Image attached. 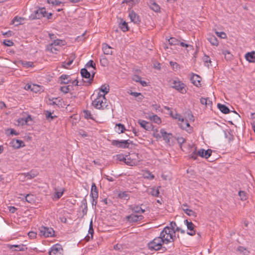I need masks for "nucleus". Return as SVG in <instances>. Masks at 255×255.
I'll return each mask as SVG.
<instances>
[{"label": "nucleus", "mask_w": 255, "mask_h": 255, "mask_svg": "<svg viewBox=\"0 0 255 255\" xmlns=\"http://www.w3.org/2000/svg\"><path fill=\"white\" fill-rule=\"evenodd\" d=\"M223 54L225 55V58L227 60H231L233 58V55L232 54L227 50H226L223 52Z\"/></svg>", "instance_id": "nucleus-45"}, {"label": "nucleus", "mask_w": 255, "mask_h": 255, "mask_svg": "<svg viewBox=\"0 0 255 255\" xmlns=\"http://www.w3.org/2000/svg\"><path fill=\"white\" fill-rule=\"evenodd\" d=\"M83 209H82V213L84 215H86L87 212L88 208H87V200L85 198L83 199L81 201V207H83Z\"/></svg>", "instance_id": "nucleus-31"}, {"label": "nucleus", "mask_w": 255, "mask_h": 255, "mask_svg": "<svg viewBox=\"0 0 255 255\" xmlns=\"http://www.w3.org/2000/svg\"><path fill=\"white\" fill-rule=\"evenodd\" d=\"M81 75L82 78L89 80L91 77L90 72L88 71L86 68H83L81 70Z\"/></svg>", "instance_id": "nucleus-26"}, {"label": "nucleus", "mask_w": 255, "mask_h": 255, "mask_svg": "<svg viewBox=\"0 0 255 255\" xmlns=\"http://www.w3.org/2000/svg\"><path fill=\"white\" fill-rule=\"evenodd\" d=\"M168 41H169V44L171 45H179V41L177 39H176L174 37H171L168 40Z\"/></svg>", "instance_id": "nucleus-46"}, {"label": "nucleus", "mask_w": 255, "mask_h": 255, "mask_svg": "<svg viewBox=\"0 0 255 255\" xmlns=\"http://www.w3.org/2000/svg\"><path fill=\"white\" fill-rule=\"evenodd\" d=\"M37 176V173L31 171L29 172H27L25 174V177H26L28 179H30L34 178Z\"/></svg>", "instance_id": "nucleus-42"}, {"label": "nucleus", "mask_w": 255, "mask_h": 255, "mask_svg": "<svg viewBox=\"0 0 255 255\" xmlns=\"http://www.w3.org/2000/svg\"><path fill=\"white\" fill-rule=\"evenodd\" d=\"M26 201L28 203H32L34 201L33 196L31 194H27L24 196Z\"/></svg>", "instance_id": "nucleus-48"}, {"label": "nucleus", "mask_w": 255, "mask_h": 255, "mask_svg": "<svg viewBox=\"0 0 255 255\" xmlns=\"http://www.w3.org/2000/svg\"><path fill=\"white\" fill-rule=\"evenodd\" d=\"M13 248H16L15 251H24V246L23 245H11L10 249H12Z\"/></svg>", "instance_id": "nucleus-37"}, {"label": "nucleus", "mask_w": 255, "mask_h": 255, "mask_svg": "<svg viewBox=\"0 0 255 255\" xmlns=\"http://www.w3.org/2000/svg\"><path fill=\"white\" fill-rule=\"evenodd\" d=\"M118 197L120 199L128 200L130 198V195L128 191L120 192L118 193Z\"/></svg>", "instance_id": "nucleus-20"}, {"label": "nucleus", "mask_w": 255, "mask_h": 255, "mask_svg": "<svg viewBox=\"0 0 255 255\" xmlns=\"http://www.w3.org/2000/svg\"><path fill=\"white\" fill-rule=\"evenodd\" d=\"M207 39L212 45L215 46L218 45V40L217 37L214 35H209Z\"/></svg>", "instance_id": "nucleus-28"}, {"label": "nucleus", "mask_w": 255, "mask_h": 255, "mask_svg": "<svg viewBox=\"0 0 255 255\" xmlns=\"http://www.w3.org/2000/svg\"><path fill=\"white\" fill-rule=\"evenodd\" d=\"M238 195L240 197V199L242 201H245L248 198V194L245 191H239L238 193Z\"/></svg>", "instance_id": "nucleus-35"}, {"label": "nucleus", "mask_w": 255, "mask_h": 255, "mask_svg": "<svg viewBox=\"0 0 255 255\" xmlns=\"http://www.w3.org/2000/svg\"><path fill=\"white\" fill-rule=\"evenodd\" d=\"M47 2L49 4L58 5L63 3L61 0H47Z\"/></svg>", "instance_id": "nucleus-47"}, {"label": "nucleus", "mask_w": 255, "mask_h": 255, "mask_svg": "<svg viewBox=\"0 0 255 255\" xmlns=\"http://www.w3.org/2000/svg\"><path fill=\"white\" fill-rule=\"evenodd\" d=\"M3 43L4 45L7 46H11L13 45V42L10 40L5 39L4 40Z\"/></svg>", "instance_id": "nucleus-58"}, {"label": "nucleus", "mask_w": 255, "mask_h": 255, "mask_svg": "<svg viewBox=\"0 0 255 255\" xmlns=\"http://www.w3.org/2000/svg\"><path fill=\"white\" fill-rule=\"evenodd\" d=\"M170 65L174 70L177 69L179 68V65L176 62L171 61L170 62Z\"/></svg>", "instance_id": "nucleus-62"}, {"label": "nucleus", "mask_w": 255, "mask_h": 255, "mask_svg": "<svg viewBox=\"0 0 255 255\" xmlns=\"http://www.w3.org/2000/svg\"><path fill=\"white\" fill-rule=\"evenodd\" d=\"M150 194L154 197H158L159 194V189L155 188H151Z\"/></svg>", "instance_id": "nucleus-41"}, {"label": "nucleus", "mask_w": 255, "mask_h": 255, "mask_svg": "<svg viewBox=\"0 0 255 255\" xmlns=\"http://www.w3.org/2000/svg\"><path fill=\"white\" fill-rule=\"evenodd\" d=\"M64 189H62L60 191H57L55 193V194L54 195V199L56 200H58L60 197L63 195Z\"/></svg>", "instance_id": "nucleus-40"}, {"label": "nucleus", "mask_w": 255, "mask_h": 255, "mask_svg": "<svg viewBox=\"0 0 255 255\" xmlns=\"http://www.w3.org/2000/svg\"><path fill=\"white\" fill-rule=\"evenodd\" d=\"M45 116L47 120H49V119H50V121L53 120L56 117V116H52L51 113L48 111L46 112Z\"/></svg>", "instance_id": "nucleus-53"}, {"label": "nucleus", "mask_w": 255, "mask_h": 255, "mask_svg": "<svg viewBox=\"0 0 255 255\" xmlns=\"http://www.w3.org/2000/svg\"><path fill=\"white\" fill-rule=\"evenodd\" d=\"M171 116L174 119H177L179 122H181L183 121V118L178 114L176 113L174 116L171 114Z\"/></svg>", "instance_id": "nucleus-57"}, {"label": "nucleus", "mask_w": 255, "mask_h": 255, "mask_svg": "<svg viewBox=\"0 0 255 255\" xmlns=\"http://www.w3.org/2000/svg\"><path fill=\"white\" fill-rule=\"evenodd\" d=\"M39 235L45 238L53 237L54 236L55 231L51 227L41 226L39 228Z\"/></svg>", "instance_id": "nucleus-4"}, {"label": "nucleus", "mask_w": 255, "mask_h": 255, "mask_svg": "<svg viewBox=\"0 0 255 255\" xmlns=\"http://www.w3.org/2000/svg\"><path fill=\"white\" fill-rule=\"evenodd\" d=\"M179 126L182 129L187 130V128L190 127V124L187 120L183 119V121L179 124Z\"/></svg>", "instance_id": "nucleus-34"}, {"label": "nucleus", "mask_w": 255, "mask_h": 255, "mask_svg": "<svg viewBox=\"0 0 255 255\" xmlns=\"http://www.w3.org/2000/svg\"><path fill=\"white\" fill-rule=\"evenodd\" d=\"M149 119H150V121L153 122L154 123L157 124H159L161 122L160 118L156 115H153L152 116H149Z\"/></svg>", "instance_id": "nucleus-32"}, {"label": "nucleus", "mask_w": 255, "mask_h": 255, "mask_svg": "<svg viewBox=\"0 0 255 255\" xmlns=\"http://www.w3.org/2000/svg\"><path fill=\"white\" fill-rule=\"evenodd\" d=\"M132 211L135 213H143L145 211V209H143L141 206L133 205L131 207Z\"/></svg>", "instance_id": "nucleus-21"}, {"label": "nucleus", "mask_w": 255, "mask_h": 255, "mask_svg": "<svg viewBox=\"0 0 255 255\" xmlns=\"http://www.w3.org/2000/svg\"><path fill=\"white\" fill-rule=\"evenodd\" d=\"M100 91L104 93L105 96L110 91V87L108 84H104L101 86L100 89Z\"/></svg>", "instance_id": "nucleus-29"}, {"label": "nucleus", "mask_w": 255, "mask_h": 255, "mask_svg": "<svg viewBox=\"0 0 255 255\" xmlns=\"http://www.w3.org/2000/svg\"><path fill=\"white\" fill-rule=\"evenodd\" d=\"M63 41L62 40L58 39L54 40L52 43L47 46V50L51 52H55V51L53 50V46H57L63 45Z\"/></svg>", "instance_id": "nucleus-16"}, {"label": "nucleus", "mask_w": 255, "mask_h": 255, "mask_svg": "<svg viewBox=\"0 0 255 255\" xmlns=\"http://www.w3.org/2000/svg\"><path fill=\"white\" fill-rule=\"evenodd\" d=\"M74 58L69 59L68 62L65 61L63 63V66L64 68H67V67L70 66L73 63Z\"/></svg>", "instance_id": "nucleus-55"}, {"label": "nucleus", "mask_w": 255, "mask_h": 255, "mask_svg": "<svg viewBox=\"0 0 255 255\" xmlns=\"http://www.w3.org/2000/svg\"><path fill=\"white\" fill-rule=\"evenodd\" d=\"M40 90V86L38 85L32 84V88L31 89V91L34 92H37Z\"/></svg>", "instance_id": "nucleus-59"}, {"label": "nucleus", "mask_w": 255, "mask_h": 255, "mask_svg": "<svg viewBox=\"0 0 255 255\" xmlns=\"http://www.w3.org/2000/svg\"><path fill=\"white\" fill-rule=\"evenodd\" d=\"M138 124L141 127L143 128L144 129L146 130H151L153 128L152 125L147 122L145 121L142 120H139L137 122Z\"/></svg>", "instance_id": "nucleus-11"}, {"label": "nucleus", "mask_w": 255, "mask_h": 255, "mask_svg": "<svg viewBox=\"0 0 255 255\" xmlns=\"http://www.w3.org/2000/svg\"><path fill=\"white\" fill-rule=\"evenodd\" d=\"M23 19L24 18L21 17L16 16L12 20L11 24H15V26H18V25L22 24L21 22Z\"/></svg>", "instance_id": "nucleus-27"}, {"label": "nucleus", "mask_w": 255, "mask_h": 255, "mask_svg": "<svg viewBox=\"0 0 255 255\" xmlns=\"http://www.w3.org/2000/svg\"><path fill=\"white\" fill-rule=\"evenodd\" d=\"M167 229H163L160 234L159 237L155 238L147 244L148 249L151 251H159L162 250L165 247H162V245L167 244L172 241L166 235Z\"/></svg>", "instance_id": "nucleus-1"}, {"label": "nucleus", "mask_w": 255, "mask_h": 255, "mask_svg": "<svg viewBox=\"0 0 255 255\" xmlns=\"http://www.w3.org/2000/svg\"><path fill=\"white\" fill-rule=\"evenodd\" d=\"M128 16L129 17L131 21L133 22L134 24H138L140 23V20L139 16L134 11L131 10L129 11Z\"/></svg>", "instance_id": "nucleus-12"}, {"label": "nucleus", "mask_w": 255, "mask_h": 255, "mask_svg": "<svg viewBox=\"0 0 255 255\" xmlns=\"http://www.w3.org/2000/svg\"><path fill=\"white\" fill-rule=\"evenodd\" d=\"M95 73V72H92V74H91L90 78L89 80H88L87 81L85 82L86 83V85L88 86L91 84L94 80Z\"/></svg>", "instance_id": "nucleus-54"}, {"label": "nucleus", "mask_w": 255, "mask_h": 255, "mask_svg": "<svg viewBox=\"0 0 255 255\" xmlns=\"http://www.w3.org/2000/svg\"><path fill=\"white\" fill-rule=\"evenodd\" d=\"M12 146L15 148H19L24 146V142L21 140H13L12 142Z\"/></svg>", "instance_id": "nucleus-24"}, {"label": "nucleus", "mask_w": 255, "mask_h": 255, "mask_svg": "<svg viewBox=\"0 0 255 255\" xmlns=\"http://www.w3.org/2000/svg\"><path fill=\"white\" fill-rule=\"evenodd\" d=\"M185 224L187 226V229L189 231L187 234L190 236H194L196 234V231L194 230L195 226L192 222H189L187 220L184 221Z\"/></svg>", "instance_id": "nucleus-9"}, {"label": "nucleus", "mask_w": 255, "mask_h": 255, "mask_svg": "<svg viewBox=\"0 0 255 255\" xmlns=\"http://www.w3.org/2000/svg\"><path fill=\"white\" fill-rule=\"evenodd\" d=\"M129 140H113L111 144L119 148H128L129 145Z\"/></svg>", "instance_id": "nucleus-7"}, {"label": "nucleus", "mask_w": 255, "mask_h": 255, "mask_svg": "<svg viewBox=\"0 0 255 255\" xmlns=\"http://www.w3.org/2000/svg\"><path fill=\"white\" fill-rule=\"evenodd\" d=\"M69 76L66 74H62L59 78V83L61 84H68L70 80H68Z\"/></svg>", "instance_id": "nucleus-23"}, {"label": "nucleus", "mask_w": 255, "mask_h": 255, "mask_svg": "<svg viewBox=\"0 0 255 255\" xmlns=\"http://www.w3.org/2000/svg\"><path fill=\"white\" fill-rule=\"evenodd\" d=\"M51 16L52 13L47 12L45 7L39 8L31 15L32 19H40L42 17H46L49 19L51 18Z\"/></svg>", "instance_id": "nucleus-3"}, {"label": "nucleus", "mask_w": 255, "mask_h": 255, "mask_svg": "<svg viewBox=\"0 0 255 255\" xmlns=\"http://www.w3.org/2000/svg\"><path fill=\"white\" fill-rule=\"evenodd\" d=\"M182 210H183L184 213L186 214H187V215H188L189 216L194 217H196V213L192 210L189 209L188 208H182Z\"/></svg>", "instance_id": "nucleus-30"}, {"label": "nucleus", "mask_w": 255, "mask_h": 255, "mask_svg": "<svg viewBox=\"0 0 255 255\" xmlns=\"http://www.w3.org/2000/svg\"><path fill=\"white\" fill-rule=\"evenodd\" d=\"M90 196L92 198L97 199L98 198V189L95 183H93L92 184Z\"/></svg>", "instance_id": "nucleus-18"}, {"label": "nucleus", "mask_w": 255, "mask_h": 255, "mask_svg": "<svg viewBox=\"0 0 255 255\" xmlns=\"http://www.w3.org/2000/svg\"><path fill=\"white\" fill-rule=\"evenodd\" d=\"M200 103L202 105H207L208 103V98H201L200 99Z\"/></svg>", "instance_id": "nucleus-64"}, {"label": "nucleus", "mask_w": 255, "mask_h": 255, "mask_svg": "<svg viewBox=\"0 0 255 255\" xmlns=\"http://www.w3.org/2000/svg\"><path fill=\"white\" fill-rule=\"evenodd\" d=\"M160 132L165 141L166 143H169L170 142V139L173 137L172 134L171 133H167L164 128L161 129Z\"/></svg>", "instance_id": "nucleus-15"}, {"label": "nucleus", "mask_w": 255, "mask_h": 255, "mask_svg": "<svg viewBox=\"0 0 255 255\" xmlns=\"http://www.w3.org/2000/svg\"><path fill=\"white\" fill-rule=\"evenodd\" d=\"M217 107L221 112L225 114H229L230 112L229 109L224 105L219 103Z\"/></svg>", "instance_id": "nucleus-25"}, {"label": "nucleus", "mask_w": 255, "mask_h": 255, "mask_svg": "<svg viewBox=\"0 0 255 255\" xmlns=\"http://www.w3.org/2000/svg\"><path fill=\"white\" fill-rule=\"evenodd\" d=\"M94 232L93 228L89 229V234L90 235V236L87 235L85 237V239L87 241H89L90 239H93Z\"/></svg>", "instance_id": "nucleus-43"}, {"label": "nucleus", "mask_w": 255, "mask_h": 255, "mask_svg": "<svg viewBox=\"0 0 255 255\" xmlns=\"http://www.w3.org/2000/svg\"><path fill=\"white\" fill-rule=\"evenodd\" d=\"M143 219L142 215H137L134 214H131L127 216V219L128 221L130 222H136L138 221H140Z\"/></svg>", "instance_id": "nucleus-17"}, {"label": "nucleus", "mask_w": 255, "mask_h": 255, "mask_svg": "<svg viewBox=\"0 0 255 255\" xmlns=\"http://www.w3.org/2000/svg\"><path fill=\"white\" fill-rule=\"evenodd\" d=\"M152 109L155 110L156 112L160 111L161 107L159 105L157 104H153L152 105Z\"/></svg>", "instance_id": "nucleus-63"}, {"label": "nucleus", "mask_w": 255, "mask_h": 255, "mask_svg": "<svg viewBox=\"0 0 255 255\" xmlns=\"http://www.w3.org/2000/svg\"><path fill=\"white\" fill-rule=\"evenodd\" d=\"M84 116L87 119H93L92 115L90 111L88 110H85L84 111Z\"/></svg>", "instance_id": "nucleus-51"}, {"label": "nucleus", "mask_w": 255, "mask_h": 255, "mask_svg": "<svg viewBox=\"0 0 255 255\" xmlns=\"http://www.w3.org/2000/svg\"><path fill=\"white\" fill-rule=\"evenodd\" d=\"M116 127L118 128L117 131L119 133H123L126 129L124 126L120 123L117 124Z\"/></svg>", "instance_id": "nucleus-44"}, {"label": "nucleus", "mask_w": 255, "mask_h": 255, "mask_svg": "<svg viewBox=\"0 0 255 255\" xmlns=\"http://www.w3.org/2000/svg\"><path fill=\"white\" fill-rule=\"evenodd\" d=\"M86 67L87 68L89 67H92L95 70L96 69V64L94 63L93 61L92 60H90L88 61V62L86 64Z\"/></svg>", "instance_id": "nucleus-56"}, {"label": "nucleus", "mask_w": 255, "mask_h": 255, "mask_svg": "<svg viewBox=\"0 0 255 255\" xmlns=\"http://www.w3.org/2000/svg\"><path fill=\"white\" fill-rule=\"evenodd\" d=\"M120 161H123L125 163L129 166H133L137 164V161L134 159H131L130 157L126 156V157H123L122 159H120Z\"/></svg>", "instance_id": "nucleus-14"}, {"label": "nucleus", "mask_w": 255, "mask_h": 255, "mask_svg": "<svg viewBox=\"0 0 255 255\" xmlns=\"http://www.w3.org/2000/svg\"><path fill=\"white\" fill-rule=\"evenodd\" d=\"M172 84V87L181 93L184 94L186 92L185 85L181 81L179 80H173Z\"/></svg>", "instance_id": "nucleus-6"}, {"label": "nucleus", "mask_w": 255, "mask_h": 255, "mask_svg": "<svg viewBox=\"0 0 255 255\" xmlns=\"http://www.w3.org/2000/svg\"><path fill=\"white\" fill-rule=\"evenodd\" d=\"M245 58L250 62H255V52L252 51L247 53L245 55Z\"/></svg>", "instance_id": "nucleus-19"}, {"label": "nucleus", "mask_w": 255, "mask_h": 255, "mask_svg": "<svg viewBox=\"0 0 255 255\" xmlns=\"http://www.w3.org/2000/svg\"><path fill=\"white\" fill-rule=\"evenodd\" d=\"M100 64L103 67H106L108 65L109 62L105 56H102V58L100 59Z\"/></svg>", "instance_id": "nucleus-39"}, {"label": "nucleus", "mask_w": 255, "mask_h": 255, "mask_svg": "<svg viewBox=\"0 0 255 255\" xmlns=\"http://www.w3.org/2000/svg\"><path fill=\"white\" fill-rule=\"evenodd\" d=\"M237 251L241 253H243L245 255H248L250 253V252L248 251L246 248L242 246L238 247Z\"/></svg>", "instance_id": "nucleus-38"}, {"label": "nucleus", "mask_w": 255, "mask_h": 255, "mask_svg": "<svg viewBox=\"0 0 255 255\" xmlns=\"http://www.w3.org/2000/svg\"><path fill=\"white\" fill-rule=\"evenodd\" d=\"M198 156H199L198 151H196L195 149L193 152L189 155V157L190 158H192L194 160H196L197 159Z\"/></svg>", "instance_id": "nucleus-49"}, {"label": "nucleus", "mask_w": 255, "mask_h": 255, "mask_svg": "<svg viewBox=\"0 0 255 255\" xmlns=\"http://www.w3.org/2000/svg\"><path fill=\"white\" fill-rule=\"evenodd\" d=\"M203 60L204 62V65L206 66H207L208 67H209L210 66H212L211 64V60L210 57L207 55H204V56L203 58Z\"/></svg>", "instance_id": "nucleus-33"}, {"label": "nucleus", "mask_w": 255, "mask_h": 255, "mask_svg": "<svg viewBox=\"0 0 255 255\" xmlns=\"http://www.w3.org/2000/svg\"><path fill=\"white\" fill-rule=\"evenodd\" d=\"M28 236L29 238L33 239L36 238L37 234L34 232L31 231L28 233Z\"/></svg>", "instance_id": "nucleus-60"}, {"label": "nucleus", "mask_w": 255, "mask_h": 255, "mask_svg": "<svg viewBox=\"0 0 255 255\" xmlns=\"http://www.w3.org/2000/svg\"><path fill=\"white\" fill-rule=\"evenodd\" d=\"M212 152V150L210 149H208L206 150L203 148H201L198 151V154L199 156L206 159L208 158L211 155Z\"/></svg>", "instance_id": "nucleus-13"}, {"label": "nucleus", "mask_w": 255, "mask_h": 255, "mask_svg": "<svg viewBox=\"0 0 255 255\" xmlns=\"http://www.w3.org/2000/svg\"><path fill=\"white\" fill-rule=\"evenodd\" d=\"M119 27L124 32L127 31L129 29L128 23L125 21L120 24Z\"/></svg>", "instance_id": "nucleus-36"}, {"label": "nucleus", "mask_w": 255, "mask_h": 255, "mask_svg": "<svg viewBox=\"0 0 255 255\" xmlns=\"http://www.w3.org/2000/svg\"><path fill=\"white\" fill-rule=\"evenodd\" d=\"M102 49H103V52L105 54L112 55L113 54V51L112 50V47L106 43H104L103 44Z\"/></svg>", "instance_id": "nucleus-22"}, {"label": "nucleus", "mask_w": 255, "mask_h": 255, "mask_svg": "<svg viewBox=\"0 0 255 255\" xmlns=\"http://www.w3.org/2000/svg\"><path fill=\"white\" fill-rule=\"evenodd\" d=\"M177 227L176 223L175 222H171L170 223L169 226L165 227L163 229H167V234L166 235L172 242L175 241L176 238L175 235V230Z\"/></svg>", "instance_id": "nucleus-5"}, {"label": "nucleus", "mask_w": 255, "mask_h": 255, "mask_svg": "<svg viewBox=\"0 0 255 255\" xmlns=\"http://www.w3.org/2000/svg\"><path fill=\"white\" fill-rule=\"evenodd\" d=\"M150 8L154 11H158L160 9L159 6L154 2L151 3Z\"/></svg>", "instance_id": "nucleus-50"}, {"label": "nucleus", "mask_w": 255, "mask_h": 255, "mask_svg": "<svg viewBox=\"0 0 255 255\" xmlns=\"http://www.w3.org/2000/svg\"><path fill=\"white\" fill-rule=\"evenodd\" d=\"M92 105L97 109H103L107 106L106 105V99L104 95L99 93L97 97L92 102Z\"/></svg>", "instance_id": "nucleus-2"}, {"label": "nucleus", "mask_w": 255, "mask_h": 255, "mask_svg": "<svg viewBox=\"0 0 255 255\" xmlns=\"http://www.w3.org/2000/svg\"><path fill=\"white\" fill-rule=\"evenodd\" d=\"M201 77L196 74L192 73V76L190 78L191 83L197 87L201 86Z\"/></svg>", "instance_id": "nucleus-10"}, {"label": "nucleus", "mask_w": 255, "mask_h": 255, "mask_svg": "<svg viewBox=\"0 0 255 255\" xmlns=\"http://www.w3.org/2000/svg\"><path fill=\"white\" fill-rule=\"evenodd\" d=\"M60 91L65 94L68 93L70 91V86H64L61 87Z\"/></svg>", "instance_id": "nucleus-52"}, {"label": "nucleus", "mask_w": 255, "mask_h": 255, "mask_svg": "<svg viewBox=\"0 0 255 255\" xmlns=\"http://www.w3.org/2000/svg\"><path fill=\"white\" fill-rule=\"evenodd\" d=\"M63 250L61 245L57 244L52 246L49 251V255H63Z\"/></svg>", "instance_id": "nucleus-8"}, {"label": "nucleus", "mask_w": 255, "mask_h": 255, "mask_svg": "<svg viewBox=\"0 0 255 255\" xmlns=\"http://www.w3.org/2000/svg\"><path fill=\"white\" fill-rule=\"evenodd\" d=\"M176 139H177L178 143L180 145H181L182 144H183V143H184L185 142V139L182 137H178Z\"/></svg>", "instance_id": "nucleus-61"}]
</instances>
